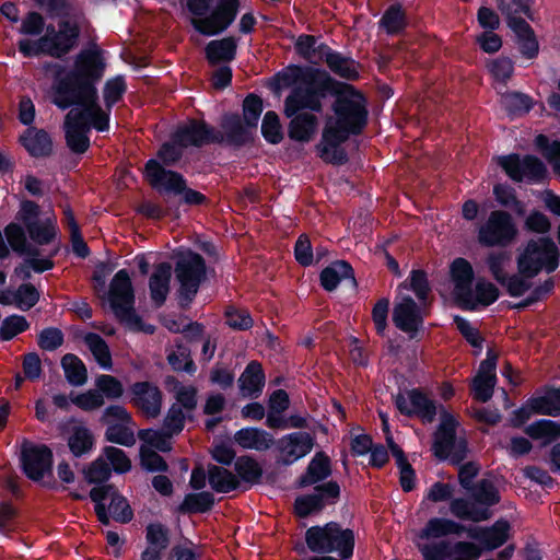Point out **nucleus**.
<instances>
[{"mask_svg": "<svg viewBox=\"0 0 560 560\" xmlns=\"http://www.w3.org/2000/svg\"><path fill=\"white\" fill-rule=\"evenodd\" d=\"M84 342L102 368H112L113 361L110 351L103 338L96 334L91 332L84 337Z\"/></svg>", "mask_w": 560, "mask_h": 560, "instance_id": "nucleus-46", "label": "nucleus"}, {"mask_svg": "<svg viewBox=\"0 0 560 560\" xmlns=\"http://www.w3.org/2000/svg\"><path fill=\"white\" fill-rule=\"evenodd\" d=\"M314 446V439L306 432L284 435L278 441L280 458L284 464H292L308 454Z\"/></svg>", "mask_w": 560, "mask_h": 560, "instance_id": "nucleus-23", "label": "nucleus"}, {"mask_svg": "<svg viewBox=\"0 0 560 560\" xmlns=\"http://www.w3.org/2000/svg\"><path fill=\"white\" fill-rule=\"evenodd\" d=\"M104 65L96 51L78 55L74 69L52 86L51 102L61 109L75 105L65 118L67 145L74 153H84L90 147L88 132L108 129L109 114L97 103L95 82L102 77Z\"/></svg>", "mask_w": 560, "mask_h": 560, "instance_id": "nucleus-1", "label": "nucleus"}, {"mask_svg": "<svg viewBox=\"0 0 560 560\" xmlns=\"http://www.w3.org/2000/svg\"><path fill=\"white\" fill-rule=\"evenodd\" d=\"M463 529V525L452 520L434 517L428 521L419 533V537L422 539L440 538L450 534H459Z\"/></svg>", "mask_w": 560, "mask_h": 560, "instance_id": "nucleus-41", "label": "nucleus"}, {"mask_svg": "<svg viewBox=\"0 0 560 560\" xmlns=\"http://www.w3.org/2000/svg\"><path fill=\"white\" fill-rule=\"evenodd\" d=\"M397 409L406 416H417L424 423H431L436 416L434 401L419 389H411L395 397Z\"/></svg>", "mask_w": 560, "mask_h": 560, "instance_id": "nucleus-14", "label": "nucleus"}, {"mask_svg": "<svg viewBox=\"0 0 560 560\" xmlns=\"http://www.w3.org/2000/svg\"><path fill=\"white\" fill-rule=\"evenodd\" d=\"M474 500L481 506L488 508L500 501V495L494 485L486 479L480 480L472 489Z\"/></svg>", "mask_w": 560, "mask_h": 560, "instance_id": "nucleus-55", "label": "nucleus"}, {"mask_svg": "<svg viewBox=\"0 0 560 560\" xmlns=\"http://www.w3.org/2000/svg\"><path fill=\"white\" fill-rule=\"evenodd\" d=\"M487 67L492 77L503 83L510 80L514 72L513 61L508 57L495 58L489 61Z\"/></svg>", "mask_w": 560, "mask_h": 560, "instance_id": "nucleus-64", "label": "nucleus"}, {"mask_svg": "<svg viewBox=\"0 0 560 560\" xmlns=\"http://www.w3.org/2000/svg\"><path fill=\"white\" fill-rule=\"evenodd\" d=\"M235 470L237 475L249 483H258L262 469L260 465L250 456H241L235 462Z\"/></svg>", "mask_w": 560, "mask_h": 560, "instance_id": "nucleus-54", "label": "nucleus"}, {"mask_svg": "<svg viewBox=\"0 0 560 560\" xmlns=\"http://www.w3.org/2000/svg\"><path fill=\"white\" fill-rule=\"evenodd\" d=\"M340 495V487L336 481L316 486L314 492L295 499L294 512L300 517L317 513L327 504H334Z\"/></svg>", "mask_w": 560, "mask_h": 560, "instance_id": "nucleus-13", "label": "nucleus"}, {"mask_svg": "<svg viewBox=\"0 0 560 560\" xmlns=\"http://www.w3.org/2000/svg\"><path fill=\"white\" fill-rule=\"evenodd\" d=\"M138 438L143 441L148 447L150 446L161 452H168L172 448L171 439L173 435L164 428L161 430H140Z\"/></svg>", "mask_w": 560, "mask_h": 560, "instance_id": "nucleus-52", "label": "nucleus"}, {"mask_svg": "<svg viewBox=\"0 0 560 560\" xmlns=\"http://www.w3.org/2000/svg\"><path fill=\"white\" fill-rule=\"evenodd\" d=\"M135 428L133 421L131 423L109 425L106 429L105 436L109 442L132 446L136 443Z\"/></svg>", "mask_w": 560, "mask_h": 560, "instance_id": "nucleus-53", "label": "nucleus"}, {"mask_svg": "<svg viewBox=\"0 0 560 560\" xmlns=\"http://www.w3.org/2000/svg\"><path fill=\"white\" fill-rule=\"evenodd\" d=\"M22 464L28 478L39 480L45 474L50 472L51 451L45 445L24 444L22 447Z\"/></svg>", "mask_w": 560, "mask_h": 560, "instance_id": "nucleus-18", "label": "nucleus"}, {"mask_svg": "<svg viewBox=\"0 0 560 560\" xmlns=\"http://www.w3.org/2000/svg\"><path fill=\"white\" fill-rule=\"evenodd\" d=\"M172 276V266L168 262L158 265L150 278L149 287L153 302L161 306L170 291V280Z\"/></svg>", "mask_w": 560, "mask_h": 560, "instance_id": "nucleus-27", "label": "nucleus"}, {"mask_svg": "<svg viewBox=\"0 0 560 560\" xmlns=\"http://www.w3.org/2000/svg\"><path fill=\"white\" fill-rule=\"evenodd\" d=\"M499 296L498 288L483 279H479L471 288V302H462V307L466 310H476L479 305L488 306L492 304Z\"/></svg>", "mask_w": 560, "mask_h": 560, "instance_id": "nucleus-35", "label": "nucleus"}, {"mask_svg": "<svg viewBox=\"0 0 560 560\" xmlns=\"http://www.w3.org/2000/svg\"><path fill=\"white\" fill-rule=\"evenodd\" d=\"M450 511L459 520L475 523L487 521L491 517V512L488 508L479 505L476 501L470 502L466 499H454L450 503Z\"/></svg>", "mask_w": 560, "mask_h": 560, "instance_id": "nucleus-29", "label": "nucleus"}, {"mask_svg": "<svg viewBox=\"0 0 560 560\" xmlns=\"http://www.w3.org/2000/svg\"><path fill=\"white\" fill-rule=\"evenodd\" d=\"M526 433L533 439H544L546 443H550L560 438V423L551 420H540L528 425Z\"/></svg>", "mask_w": 560, "mask_h": 560, "instance_id": "nucleus-50", "label": "nucleus"}, {"mask_svg": "<svg viewBox=\"0 0 560 560\" xmlns=\"http://www.w3.org/2000/svg\"><path fill=\"white\" fill-rule=\"evenodd\" d=\"M30 237L37 244H49L56 236V220L46 218L30 224L26 229Z\"/></svg>", "mask_w": 560, "mask_h": 560, "instance_id": "nucleus-45", "label": "nucleus"}, {"mask_svg": "<svg viewBox=\"0 0 560 560\" xmlns=\"http://www.w3.org/2000/svg\"><path fill=\"white\" fill-rule=\"evenodd\" d=\"M381 22L387 33L396 34L406 25L405 13L399 5H392L387 9Z\"/></svg>", "mask_w": 560, "mask_h": 560, "instance_id": "nucleus-63", "label": "nucleus"}, {"mask_svg": "<svg viewBox=\"0 0 560 560\" xmlns=\"http://www.w3.org/2000/svg\"><path fill=\"white\" fill-rule=\"evenodd\" d=\"M109 302L116 317L131 330L152 334L153 326L145 325L133 308L135 295L129 275L119 270L113 278L109 288Z\"/></svg>", "mask_w": 560, "mask_h": 560, "instance_id": "nucleus-5", "label": "nucleus"}, {"mask_svg": "<svg viewBox=\"0 0 560 560\" xmlns=\"http://www.w3.org/2000/svg\"><path fill=\"white\" fill-rule=\"evenodd\" d=\"M511 28L518 38L522 55L528 59L535 58L538 55L539 45L529 24L525 21H517Z\"/></svg>", "mask_w": 560, "mask_h": 560, "instance_id": "nucleus-39", "label": "nucleus"}, {"mask_svg": "<svg viewBox=\"0 0 560 560\" xmlns=\"http://www.w3.org/2000/svg\"><path fill=\"white\" fill-rule=\"evenodd\" d=\"M497 359L495 353L489 352L487 359L480 363L478 374L472 381L474 398L479 401L486 402L492 397L497 383Z\"/></svg>", "mask_w": 560, "mask_h": 560, "instance_id": "nucleus-22", "label": "nucleus"}, {"mask_svg": "<svg viewBox=\"0 0 560 560\" xmlns=\"http://www.w3.org/2000/svg\"><path fill=\"white\" fill-rule=\"evenodd\" d=\"M422 304H417L410 296H401L393 310L395 326L408 334H416L423 324Z\"/></svg>", "mask_w": 560, "mask_h": 560, "instance_id": "nucleus-19", "label": "nucleus"}, {"mask_svg": "<svg viewBox=\"0 0 560 560\" xmlns=\"http://www.w3.org/2000/svg\"><path fill=\"white\" fill-rule=\"evenodd\" d=\"M320 95L313 84H307L305 88L298 86L285 98L284 114L288 117L294 116L300 109L310 108L312 110H320Z\"/></svg>", "mask_w": 560, "mask_h": 560, "instance_id": "nucleus-24", "label": "nucleus"}, {"mask_svg": "<svg viewBox=\"0 0 560 560\" xmlns=\"http://www.w3.org/2000/svg\"><path fill=\"white\" fill-rule=\"evenodd\" d=\"M91 499L96 503L95 513L103 524L109 523L105 501H109L108 512L113 518L120 523H127L132 518V510L127 500L121 497L112 485L95 487L90 492Z\"/></svg>", "mask_w": 560, "mask_h": 560, "instance_id": "nucleus-7", "label": "nucleus"}, {"mask_svg": "<svg viewBox=\"0 0 560 560\" xmlns=\"http://www.w3.org/2000/svg\"><path fill=\"white\" fill-rule=\"evenodd\" d=\"M305 541L313 552H337L342 559H348L353 552L354 535L351 529H343L339 524L330 522L324 526L308 528Z\"/></svg>", "mask_w": 560, "mask_h": 560, "instance_id": "nucleus-4", "label": "nucleus"}, {"mask_svg": "<svg viewBox=\"0 0 560 560\" xmlns=\"http://www.w3.org/2000/svg\"><path fill=\"white\" fill-rule=\"evenodd\" d=\"M456 420L446 412H441V423L434 434L432 451L440 459L451 458L455 464L462 462L466 456V445L464 442L455 441Z\"/></svg>", "mask_w": 560, "mask_h": 560, "instance_id": "nucleus-9", "label": "nucleus"}, {"mask_svg": "<svg viewBox=\"0 0 560 560\" xmlns=\"http://www.w3.org/2000/svg\"><path fill=\"white\" fill-rule=\"evenodd\" d=\"M94 444L90 429L82 424H73L68 432V446L73 455L80 456L89 452Z\"/></svg>", "mask_w": 560, "mask_h": 560, "instance_id": "nucleus-42", "label": "nucleus"}, {"mask_svg": "<svg viewBox=\"0 0 560 560\" xmlns=\"http://www.w3.org/2000/svg\"><path fill=\"white\" fill-rule=\"evenodd\" d=\"M234 441L243 448L264 452L269 450L273 443V436L258 428H245L234 434Z\"/></svg>", "mask_w": 560, "mask_h": 560, "instance_id": "nucleus-26", "label": "nucleus"}, {"mask_svg": "<svg viewBox=\"0 0 560 560\" xmlns=\"http://www.w3.org/2000/svg\"><path fill=\"white\" fill-rule=\"evenodd\" d=\"M500 166L516 182L540 180L546 175V167L542 162L534 156L527 155L521 160L517 155L502 156L499 159Z\"/></svg>", "mask_w": 560, "mask_h": 560, "instance_id": "nucleus-15", "label": "nucleus"}, {"mask_svg": "<svg viewBox=\"0 0 560 560\" xmlns=\"http://www.w3.org/2000/svg\"><path fill=\"white\" fill-rule=\"evenodd\" d=\"M324 88L336 96L334 112L323 130L317 145L319 156L328 163L342 164L347 155L340 144L350 133H358L366 122L365 100L352 85L338 82L331 78L324 81Z\"/></svg>", "mask_w": 560, "mask_h": 560, "instance_id": "nucleus-2", "label": "nucleus"}, {"mask_svg": "<svg viewBox=\"0 0 560 560\" xmlns=\"http://www.w3.org/2000/svg\"><path fill=\"white\" fill-rule=\"evenodd\" d=\"M535 413L557 416L560 413V389L548 392L545 396L530 398Z\"/></svg>", "mask_w": 560, "mask_h": 560, "instance_id": "nucleus-47", "label": "nucleus"}, {"mask_svg": "<svg viewBox=\"0 0 560 560\" xmlns=\"http://www.w3.org/2000/svg\"><path fill=\"white\" fill-rule=\"evenodd\" d=\"M174 139L180 147H201L208 143L223 142V135L203 121L189 120L177 128Z\"/></svg>", "mask_w": 560, "mask_h": 560, "instance_id": "nucleus-17", "label": "nucleus"}, {"mask_svg": "<svg viewBox=\"0 0 560 560\" xmlns=\"http://www.w3.org/2000/svg\"><path fill=\"white\" fill-rule=\"evenodd\" d=\"M559 259V248L551 238H534L518 254L517 270L527 277H536L541 270L550 273L558 268Z\"/></svg>", "mask_w": 560, "mask_h": 560, "instance_id": "nucleus-6", "label": "nucleus"}, {"mask_svg": "<svg viewBox=\"0 0 560 560\" xmlns=\"http://www.w3.org/2000/svg\"><path fill=\"white\" fill-rule=\"evenodd\" d=\"M175 273L180 283V295L190 302L206 276L205 260L199 254L186 253L179 257Z\"/></svg>", "mask_w": 560, "mask_h": 560, "instance_id": "nucleus-11", "label": "nucleus"}, {"mask_svg": "<svg viewBox=\"0 0 560 560\" xmlns=\"http://www.w3.org/2000/svg\"><path fill=\"white\" fill-rule=\"evenodd\" d=\"M208 479L211 488L217 492H230L240 485L238 478L233 472L217 465L208 467Z\"/></svg>", "mask_w": 560, "mask_h": 560, "instance_id": "nucleus-40", "label": "nucleus"}, {"mask_svg": "<svg viewBox=\"0 0 560 560\" xmlns=\"http://www.w3.org/2000/svg\"><path fill=\"white\" fill-rule=\"evenodd\" d=\"M61 365L67 381L74 386L83 385L88 380V371L84 363L74 354L63 355Z\"/></svg>", "mask_w": 560, "mask_h": 560, "instance_id": "nucleus-44", "label": "nucleus"}, {"mask_svg": "<svg viewBox=\"0 0 560 560\" xmlns=\"http://www.w3.org/2000/svg\"><path fill=\"white\" fill-rule=\"evenodd\" d=\"M517 235L512 217L501 210L492 211L487 221L479 228L478 241L486 246H505Z\"/></svg>", "mask_w": 560, "mask_h": 560, "instance_id": "nucleus-8", "label": "nucleus"}, {"mask_svg": "<svg viewBox=\"0 0 560 560\" xmlns=\"http://www.w3.org/2000/svg\"><path fill=\"white\" fill-rule=\"evenodd\" d=\"M214 503V498L210 492H199L185 497L179 506L183 513H203L209 511Z\"/></svg>", "mask_w": 560, "mask_h": 560, "instance_id": "nucleus-49", "label": "nucleus"}, {"mask_svg": "<svg viewBox=\"0 0 560 560\" xmlns=\"http://www.w3.org/2000/svg\"><path fill=\"white\" fill-rule=\"evenodd\" d=\"M238 383L244 397L258 396L265 385V374L261 365L252 361L240 376Z\"/></svg>", "mask_w": 560, "mask_h": 560, "instance_id": "nucleus-28", "label": "nucleus"}, {"mask_svg": "<svg viewBox=\"0 0 560 560\" xmlns=\"http://www.w3.org/2000/svg\"><path fill=\"white\" fill-rule=\"evenodd\" d=\"M79 34V20H61L58 32L52 25L47 27V34L39 38L40 48L45 54L60 58L75 46Z\"/></svg>", "mask_w": 560, "mask_h": 560, "instance_id": "nucleus-10", "label": "nucleus"}, {"mask_svg": "<svg viewBox=\"0 0 560 560\" xmlns=\"http://www.w3.org/2000/svg\"><path fill=\"white\" fill-rule=\"evenodd\" d=\"M510 524L499 520L490 527H474L468 536L479 541L486 549L492 550L502 546L509 538Z\"/></svg>", "mask_w": 560, "mask_h": 560, "instance_id": "nucleus-25", "label": "nucleus"}, {"mask_svg": "<svg viewBox=\"0 0 560 560\" xmlns=\"http://www.w3.org/2000/svg\"><path fill=\"white\" fill-rule=\"evenodd\" d=\"M529 1L530 0H497L498 9L506 16L510 27L517 21H524L517 16L518 14L523 13L530 16Z\"/></svg>", "mask_w": 560, "mask_h": 560, "instance_id": "nucleus-48", "label": "nucleus"}, {"mask_svg": "<svg viewBox=\"0 0 560 560\" xmlns=\"http://www.w3.org/2000/svg\"><path fill=\"white\" fill-rule=\"evenodd\" d=\"M145 177L150 185L156 189L175 195L185 190V179L176 172L163 168L156 161L150 160L145 165Z\"/></svg>", "mask_w": 560, "mask_h": 560, "instance_id": "nucleus-20", "label": "nucleus"}, {"mask_svg": "<svg viewBox=\"0 0 560 560\" xmlns=\"http://www.w3.org/2000/svg\"><path fill=\"white\" fill-rule=\"evenodd\" d=\"M317 129V118L310 113L298 114L289 125V136L291 139L307 142L315 135Z\"/></svg>", "mask_w": 560, "mask_h": 560, "instance_id": "nucleus-34", "label": "nucleus"}, {"mask_svg": "<svg viewBox=\"0 0 560 560\" xmlns=\"http://www.w3.org/2000/svg\"><path fill=\"white\" fill-rule=\"evenodd\" d=\"M188 10L195 15L191 24L206 36L217 35L226 30L234 21L237 0H187Z\"/></svg>", "mask_w": 560, "mask_h": 560, "instance_id": "nucleus-3", "label": "nucleus"}, {"mask_svg": "<svg viewBox=\"0 0 560 560\" xmlns=\"http://www.w3.org/2000/svg\"><path fill=\"white\" fill-rule=\"evenodd\" d=\"M510 262L511 256L506 252H492L486 258L490 273L500 283H504L506 280Z\"/></svg>", "mask_w": 560, "mask_h": 560, "instance_id": "nucleus-51", "label": "nucleus"}, {"mask_svg": "<svg viewBox=\"0 0 560 560\" xmlns=\"http://www.w3.org/2000/svg\"><path fill=\"white\" fill-rule=\"evenodd\" d=\"M131 404L144 417L155 419L160 416L163 394L160 388L150 382H137L130 387Z\"/></svg>", "mask_w": 560, "mask_h": 560, "instance_id": "nucleus-16", "label": "nucleus"}, {"mask_svg": "<svg viewBox=\"0 0 560 560\" xmlns=\"http://www.w3.org/2000/svg\"><path fill=\"white\" fill-rule=\"evenodd\" d=\"M324 61L332 72L341 78L354 80L359 77L358 66L353 60L332 52L330 49L326 52Z\"/></svg>", "mask_w": 560, "mask_h": 560, "instance_id": "nucleus-43", "label": "nucleus"}, {"mask_svg": "<svg viewBox=\"0 0 560 560\" xmlns=\"http://www.w3.org/2000/svg\"><path fill=\"white\" fill-rule=\"evenodd\" d=\"M401 287L411 289L420 300V303L423 305L427 304L431 288L424 271L413 270L410 275L409 284L404 283Z\"/></svg>", "mask_w": 560, "mask_h": 560, "instance_id": "nucleus-60", "label": "nucleus"}, {"mask_svg": "<svg viewBox=\"0 0 560 560\" xmlns=\"http://www.w3.org/2000/svg\"><path fill=\"white\" fill-rule=\"evenodd\" d=\"M28 327L30 324L24 316L11 315L2 320L0 326V338L4 341L11 340L27 330Z\"/></svg>", "mask_w": 560, "mask_h": 560, "instance_id": "nucleus-57", "label": "nucleus"}, {"mask_svg": "<svg viewBox=\"0 0 560 560\" xmlns=\"http://www.w3.org/2000/svg\"><path fill=\"white\" fill-rule=\"evenodd\" d=\"M347 278L355 283L351 266L345 260H339L322 271L320 283L325 290L332 291L342 279Z\"/></svg>", "mask_w": 560, "mask_h": 560, "instance_id": "nucleus-36", "label": "nucleus"}, {"mask_svg": "<svg viewBox=\"0 0 560 560\" xmlns=\"http://www.w3.org/2000/svg\"><path fill=\"white\" fill-rule=\"evenodd\" d=\"M223 141L230 144L241 145L249 139L248 127H244L242 120L236 115L225 116L221 124Z\"/></svg>", "mask_w": 560, "mask_h": 560, "instance_id": "nucleus-38", "label": "nucleus"}, {"mask_svg": "<svg viewBox=\"0 0 560 560\" xmlns=\"http://www.w3.org/2000/svg\"><path fill=\"white\" fill-rule=\"evenodd\" d=\"M188 416L189 413L185 412L179 405L173 404L164 418L162 428L174 436L182 432Z\"/></svg>", "mask_w": 560, "mask_h": 560, "instance_id": "nucleus-61", "label": "nucleus"}, {"mask_svg": "<svg viewBox=\"0 0 560 560\" xmlns=\"http://www.w3.org/2000/svg\"><path fill=\"white\" fill-rule=\"evenodd\" d=\"M331 474L330 459L324 453H317L310 462L306 471L299 479L300 487L315 485Z\"/></svg>", "mask_w": 560, "mask_h": 560, "instance_id": "nucleus-31", "label": "nucleus"}, {"mask_svg": "<svg viewBox=\"0 0 560 560\" xmlns=\"http://www.w3.org/2000/svg\"><path fill=\"white\" fill-rule=\"evenodd\" d=\"M11 248L22 255H33V248L26 242L23 229L14 223L9 224L4 230Z\"/></svg>", "mask_w": 560, "mask_h": 560, "instance_id": "nucleus-56", "label": "nucleus"}, {"mask_svg": "<svg viewBox=\"0 0 560 560\" xmlns=\"http://www.w3.org/2000/svg\"><path fill=\"white\" fill-rule=\"evenodd\" d=\"M237 40L234 37L211 40L206 47V56L211 65L228 62L234 59Z\"/></svg>", "mask_w": 560, "mask_h": 560, "instance_id": "nucleus-32", "label": "nucleus"}, {"mask_svg": "<svg viewBox=\"0 0 560 560\" xmlns=\"http://www.w3.org/2000/svg\"><path fill=\"white\" fill-rule=\"evenodd\" d=\"M47 11L51 18L80 20L81 13L69 0H49Z\"/></svg>", "mask_w": 560, "mask_h": 560, "instance_id": "nucleus-59", "label": "nucleus"}, {"mask_svg": "<svg viewBox=\"0 0 560 560\" xmlns=\"http://www.w3.org/2000/svg\"><path fill=\"white\" fill-rule=\"evenodd\" d=\"M23 147L33 156H46L51 153L52 142L45 130L28 128L20 138Z\"/></svg>", "mask_w": 560, "mask_h": 560, "instance_id": "nucleus-30", "label": "nucleus"}, {"mask_svg": "<svg viewBox=\"0 0 560 560\" xmlns=\"http://www.w3.org/2000/svg\"><path fill=\"white\" fill-rule=\"evenodd\" d=\"M170 393L173 394L177 405L187 413L194 411L197 407V388L194 385H186L174 377L166 381Z\"/></svg>", "mask_w": 560, "mask_h": 560, "instance_id": "nucleus-33", "label": "nucleus"}, {"mask_svg": "<svg viewBox=\"0 0 560 560\" xmlns=\"http://www.w3.org/2000/svg\"><path fill=\"white\" fill-rule=\"evenodd\" d=\"M295 49L304 59L311 63L318 65L324 61L329 47L324 44H317V39L313 35H301L296 39Z\"/></svg>", "mask_w": 560, "mask_h": 560, "instance_id": "nucleus-37", "label": "nucleus"}, {"mask_svg": "<svg viewBox=\"0 0 560 560\" xmlns=\"http://www.w3.org/2000/svg\"><path fill=\"white\" fill-rule=\"evenodd\" d=\"M96 390L108 399H118L124 394L121 382L113 375L102 374L95 380Z\"/></svg>", "mask_w": 560, "mask_h": 560, "instance_id": "nucleus-58", "label": "nucleus"}, {"mask_svg": "<svg viewBox=\"0 0 560 560\" xmlns=\"http://www.w3.org/2000/svg\"><path fill=\"white\" fill-rule=\"evenodd\" d=\"M424 560H477L481 548L469 541L451 544L442 540L434 544L418 545Z\"/></svg>", "mask_w": 560, "mask_h": 560, "instance_id": "nucleus-12", "label": "nucleus"}, {"mask_svg": "<svg viewBox=\"0 0 560 560\" xmlns=\"http://www.w3.org/2000/svg\"><path fill=\"white\" fill-rule=\"evenodd\" d=\"M38 299L39 293L37 289L31 283H25L20 285L14 293L13 302L19 308L27 311L38 302Z\"/></svg>", "mask_w": 560, "mask_h": 560, "instance_id": "nucleus-62", "label": "nucleus"}, {"mask_svg": "<svg viewBox=\"0 0 560 560\" xmlns=\"http://www.w3.org/2000/svg\"><path fill=\"white\" fill-rule=\"evenodd\" d=\"M450 276L453 283V293L460 304L471 302V288L474 270L471 264L465 258H456L450 266Z\"/></svg>", "mask_w": 560, "mask_h": 560, "instance_id": "nucleus-21", "label": "nucleus"}]
</instances>
